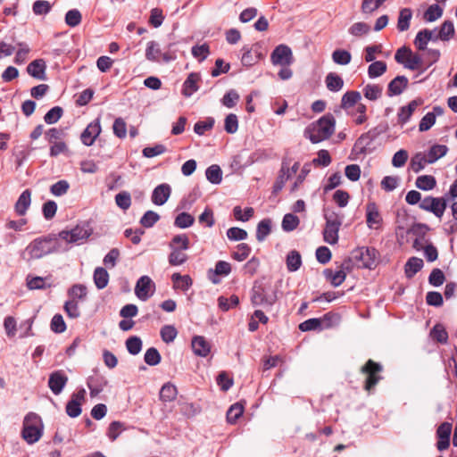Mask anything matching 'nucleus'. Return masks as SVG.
Listing matches in <instances>:
<instances>
[{"instance_id": "nucleus-14", "label": "nucleus", "mask_w": 457, "mask_h": 457, "mask_svg": "<svg viewBox=\"0 0 457 457\" xmlns=\"http://www.w3.org/2000/svg\"><path fill=\"white\" fill-rule=\"evenodd\" d=\"M366 223L370 229H378L383 223L378 207L374 202H370L366 205Z\"/></svg>"}, {"instance_id": "nucleus-4", "label": "nucleus", "mask_w": 457, "mask_h": 457, "mask_svg": "<svg viewBox=\"0 0 457 457\" xmlns=\"http://www.w3.org/2000/svg\"><path fill=\"white\" fill-rule=\"evenodd\" d=\"M324 216L326 220V226L323 231L324 240L330 245H335L338 241V231L342 220L335 212H327Z\"/></svg>"}, {"instance_id": "nucleus-16", "label": "nucleus", "mask_w": 457, "mask_h": 457, "mask_svg": "<svg viewBox=\"0 0 457 457\" xmlns=\"http://www.w3.org/2000/svg\"><path fill=\"white\" fill-rule=\"evenodd\" d=\"M101 133L100 120L96 119L93 122L89 123L85 130L81 134V141L85 145H92L96 137Z\"/></svg>"}, {"instance_id": "nucleus-49", "label": "nucleus", "mask_w": 457, "mask_h": 457, "mask_svg": "<svg viewBox=\"0 0 457 457\" xmlns=\"http://www.w3.org/2000/svg\"><path fill=\"white\" fill-rule=\"evenodd\" d=\"M170 248H179L187 250L189 248V239L187 235L181 234L175 236L169 245Z\"/></svg>"}, {"instance_id": "nucleus-41", "label": "nucleus", "mask_w": 457, "mask_h": 457, "mask_svg": "<svg viewBox=\"0 0 457 457\" xmlns=\"http://www.w3.org/2000/svg\"><path fill=\"white\" fill-rule=\"evenodd\" d=\"M178 391L174 385L167 383L162 386L160 391V398L164 402H171L175 400Z\"/></svg>"}, {"instance_id": "nucleus-33", "label": "nucleus", "mask_w": 457, "mask_h": 457, "mask_svg": "<svg viewBox=\"0 0 457 457\" xmlns=\"http://www.w3.org/2000/svg\"><path fill=\"white\" fill-rule=\"evenodd\" d=\"M324 276L334 287L340 286L346 278V274L343 270L334 272L328 269L324 270Z\"/></svg>"}, {"instance_id": "nucleus-15", "label": "nucleus", "mask_w": 457, "mask_h": 457, "mask_svg": "<svg viewBox=\"0 0 457 457\" xmlns=\"http://www.w3.org/2000/svg\"><path fill=\"white\" fill-rule=\"evenodd\" d=\"M86 390L84 388L73 394L66 405V412L71 418H76L81 413V404L85 400Z\"/></svg>"}, {"instance_id": "nucleus-1", "label": "nucleus", "mask_w": 457, "mask_h": 457, "mask_svg": "<svg viewBox=\"0 0 457 457\" xmlns=\"http://www.w3.org/2000/svg\"><path fill=\"white\" fill-rule=\"evenodd\" d=\"M336 120L332 114H326L312 122L304 130V137L317 144L328 139L335 132Z\"/></svg>"}, {"instance_id": "nucleus-25", "label": "nucleus", "mask_w": 457, "mask_h": 457, "mask_svg": "<svg viewBox=\"0 0 457 457\" xmlns=\"http://www.w3.org/2000/svg\"><path fill=\"white\" fill-rule=\"evenodd\" d=\"M412 12L410 8H403L399 12L397 21V29L401 32L406 31L410 28Z\"/></svg>"}, {"instance_id": "nucleus-57", "label": "nucleus", "mask_w": 457, "mask_h": 457, "mask_svg": "<svg viewBox=\"0 0 457 457\" xmlns=\"http://www.w3.org/2000/svg\"><path fill=\"white\" fill-rule=\"evenodd\" d=\"M62 112L63 111L60 106H54L46 113L44 120L47 124H54L61 119Z\"/></svg>"}, {"instance_id": "nucleus-35", "label": "nucleus", "mask_w": 457, "mask_h": 457, "mask_svg": "<svg viewBox=\"0 0 457 457\" xmlns=\"http://www.w3.org/2000/svg\"><path fill=\"white\" fill-rule=\"evenodd\" d=\"M432 38L430 29H425L418 32L414 39V45L419 50H425L428 43Z\"/></svg>"}, {"instance_id": "nucleus-22", "label": "nucleus", "mask_w": 457, "mask_h": 457, "mask_svg": "<svg viewBox=\"0 0 457 457\" xmlns=\"http://www.w3.org/2000/svg\"><path fill=\"white\" fill-rule=\"evenodd\" d=\"M200 77L196 73H190L183 84L182 93L185 96H191L198 90L197 82Z\"/></svg>"}, {"instance_id": "nucleus-7", "label": "nucleus", "mask_w": 457, "mask_h": 457, "mask_svg": "<svg viewBox=\"0 0 457 457\" xmlns=\"http://www.w3.org/2000/svg\"><path fill=\"white\" fill-rule=\"evenodd\" d=\"M382 366L372 360H369L361 369V372L367 376L364 389L371 391L375 386L381 380L379 373L382 371Z\"/></svg>"}, {"instance_id": "nucleus-3", "label": "nucleus", "mask_w": 457, "mask_h": 457, "mask_svg": "<svg viewBox=\"0 0 457 457\" xmlns=\"http://www.w3.org/2000/svg\"><path fill=\"white\" fill-rule=\"evenodd\" d=\"M276 300L277 296L270 287L262 284H254L251 296V301L253 305L271 307Z\"/></svg>"}, {"instance_id": "nucleus-31", "label": "nucleus", "mask_w": 457, "mask_h": 457, "mask_svg": "<svg viewBox=\"0 0 457 457\" xmlns=\"http://www.w3.org/2000/svg\"><path fill=\"white\" fill-rule=\"evenodd\" d=\"M448 151V148L445 145H433L426 156L429 163L436 162L441 157L445 156Z\"/></svg>"}, {"instance_id": "nucleus-47", "label": "nucleus", "mask_w": 457, "mask_h": 457, "mask_svg": "<svg viewBox=\"0 0 457 457\" xmlns=\"http://www.w3.org/2000/svg\"><path fill=\"white\" fill-rule=\"evenodd\" d=\"M115 203L123 211L128 210L131 205V196L127 191H121L115 195Z\"/></svg>"}, {"instance_id": "nucleus-42", "label": "nucleus", "mask_w": 457, "mask_h": 457, "mask_svg": "<svg viewBox=\"0 0 457 457\" xmlns=\"http://www.w3.org/2000/svg\"><path fill=\"white\" fill-rule=\"evenodd\" d=\"M429 163L426 154L418 153L416 154L411 161V168L415 172L418 173L425 168V165Z\"/></svg>"}, {"instance_id": "nucleus-10", "label": "nucleus", "mask_w": 457, "mask_h": 457, "mask_svg": "<svg viewBox=\"0 0 457 457\" xmlns=\"http://www.w3.org/2000/svg\"><path fill=\"white\" fill-rule=\"evenodd\" d=\"M420 208L441 219L446 209V201L443 197L428 196L420 203Z\"/></svg>"}, {"instance_id": "nucleus-18", "label": "nucleus", "mask_w": 457, "mask_h": 457, "mask_svg": "<svg viewBox=\"0 0 457 457\" xmlns=\"http://www.w3.org/2000/svg\"><path fill=\"white\" fill-rule=\"evenodd\" d=\"M171 188L168 184H161L157 186L152 194V202L156 205L164 204L169 199Z\"/></svg>"}, {"instance_id": "nucleus-50", "label": "nucleus", "mask_w": 457, "mask_h": 457, "mask_svg": "<svg viewBox=\"0 0 457 457\" xmlns=\"http://www.w3.org/2000/svg\"><path fill=\"white\" fill-rule=\"evenodd\" d=\"M300 220L299 218L292 213H287L284 216L282 220V228L285 231H292L297 228Z\"/></svg>"}, {"instance_id": "nucleus-36", "label": "nucleus", "mask_w": 457, "mask_h": 457, "mask_svg": "<svg viewBox=\"0 0 457 457\" xmlns=\"http://www.w3.org/2000/svg\"><path fill=\"white\" fill-rule=\"evenodd\" d=\"M361 98L360 92L358 91H348L346 92L341 100V107L343 109H348L356 104Z\"/></svg>"}, {"instance_id": "nucleus-61", "label": "nucleus", "mask_w": 457, "mask_h": 457, "mask_svg": "<svg viewBox=\"0 0 457 457\" xmlns=\"http://www.w3.org/2000/svg\"><path fill=\"white\" fill-rule=\"evenodd\" d=\"M160 219L158 213L154 211H147L140 220V223L145 228L153 227Z\"/></svg>"}, {"instance_id": "nucleus-2", "label": "nucleus", "mask_w": 457, "mask_h": 457, "mask_svg": "<svg viewBox=\"0 0 457 457\" xmlns=\"http://www.w3.org/2000/svg\"><path fill=\"white\" fill-rule=\"evenodd\" d=\"M41 418L35 412H29L23 420L22 438L29 445L37 442L43 435Z\"/></svg>"}, {"instance_id": "nucleus-19", "label": "nucleus", "mask_w": 457, "mask_h": 457, "mask_svg": "<svg viewBox=\"0 0 457 457\" xmlns=\"http://www.w3.org/2000/svg\"><path fill=\"white\" fill-rule=\"evenodd\" d=\"M46 62L43 59H37L27 66V72L33 78L40 80L46 79Z\"/></svg>"}, {"instance_id": "nucleus-52", "label": "nucleus", "mask_w": 457, "mask_h": 457, "mask_svg": "<svg viewBox=\"0 0 457 457\" xmlns=\"http://www.w3.org/2000/svg\"><path fill=\"white\" fill-rule=\"evenodd\" d=\"M244 407L240 403H235L230 406V408L227 411V420L228 422L233 424L237 419L243 414Z\"/></svg>"}, {"instance_id": "nucleus-43", "label": "nucleus", "mask_w": 457, "mask_h": 457, "mask_svg": "<svg viewBox=\"0 0 457 457\" xmlns=\"http://www.w3.org/2000/svg\"><path fill=\"white\" fill-rule=\"evenodd\" d=\"M431 337L441 343L446 344L448 340V333L445 330V327L442 324H436L430 331Z\"/></svg>"}, {"instance_id": "nucleus-21", "label": "nucleus", "mask_w": 457, "mask_h": 457, "mask_svg": "<svg viewBox=\"0 0 457 457\" xmlns=\"http://www.w3.org/2000/svg\"><path fill=\"white\" fill-rule=\"evenodd\" d=\"M408 86V79L405 76H397L390 81L387 87V95L389 96H398Z\"/></svg>"}, {"instance_id": "nucleus-26", "label": "nucleus", "mask_w": 457, "mask_h": 457, "mask_svg": "<svg viewBox=\"0 0 457 457\" xmlns=\"http://www.w3.org/2000/svg\"><path fill=\"white\" fill-rule=\"evenodd\" d=\"M94 282L98 289H104L109 282V274L107 270L102 267H97L94 271Z\"/></svg>"}, {"instance_id": "nucleus-45", "label": "nucleus", "mask_w": 457, "mask_h": 457, "mask_svg": "<svg viewBox=\"0 0 457 457\" xmlns=\"http://www.w3.org/2000/svg\"><path fill=\"white\" fill-rule=\"evenodd\" d=\"M206 178L212 184H220L222 179V172L218 165H212L206 170Z\"/></svg>"}, {"instance_id": "nucleus-48", "label": "nucleus", "mask_w": 457, "mask_h": 457, "mask_svg": "<svg viewBox=\"0 0 457 457\" xmlns=\"http://www.w3.org/2000/svg\"><path fill=\"white\" fill-rule=\"evenodd\" d=\"M194 217L187 212L179 213L174 221L176 227L180 228H187L194 224Z\"/></svg>"}, {"instance_id": "nucleus-30", "label": "nucleus", "mask_w": 457, "mask_h": 457, "mask_svg": "<svg viewBox=\"0 0 457 457\" xmlns=\"http://www.w3.org/2000/svg\"><path fill=\"white\" fill-rule=\"evenodd\" d=\"M423 267V261L418 257H411L405 264V274L407 278H412Z\"/></svg>"}, {"instance_id": "nucleus-32", "label": "nucleus", "mask_w": 457, "mask_h": 457, "mask_svg": "<svg viewBox=\"0 0 457 457\" xmlns=\"http://www.w3.org/2000/svg\"><path fill=\"white\" fill-rule=\"evenodd\" d=\"M107 381L104 378H89L87 380V386L90 390V396L96 397L102 391L104 386H106Z\"/></svg>"}, {"instance_id": "nucleus-56", "label": "nucleus", "mask_w": 457, "mask_h": 457, "mask_svg": "<svg viewBox=\"0 0 457 457\" xmlns=\"http://www.w3.org/2000/svg\"><path fill=\"white\" fill-rule=\"evenodd\" d=\"M126 347L129 353L136 355L142 349V341L137 337H131L126 341Z\"/></svg>"}, {"instance_id": "nucleus-9", "label": "nucleus", "mask_w": 457, "mask_h": 457, "mask_svg": "<svg viewBox=\"0 0 457 457\" xmlns=\"http://www.w3.org/2000/svg\"><path fill=\"white\" fill-rule=\"evenodd\" d=\"M300 167L299 162H295L292 166H290V162L287 160H284L281 164V169L279 170V174L276 179V182L273 186V192H279L285 186L286 182L296 172L298 171Z\"/></svg>"}, {"instance_id": "nucleus-62", "label": "nucleus", "mask_w": 457, "mask_h": 457, "mask_svg": "<svg viewBox=\"0 0 457 457\" xmlns=\"http://www.w3.org/2000/svg\"><path fill=\"white\" fill-rule=\"evenodd\" d=\"M81 13L77 9L70 10L65 15V22L70 27H76L81 22Z\"/></svg>"}, {"instance_id": "nucleus-23", "label": "nucleus", "mask_w": 457, "mask_h": 457, "mask_svg": "<svg viewBox=\"0 0 457 457\" xmlns=\"http://www.w3.org/2000/svg\"><path fill=\"white\" fill-rule=\"evenodd\" d=\"M357 253L358 254L356 255V258H359L361 261L362 266L368 269H371L375 264V250L361 248L358 250Z\"/></svg>"}, {"instance_id": "nucleus-27", "label": "nucleus", "mask_w": 457, "mask_h": 457, "mask_svg": "<svg viewBox=\"0 0 457 457\" xmlns=\"http://www.w3.org/2000/svg\"><path fill=\"white\" fill-rule=\"evenodd\" d=\"M171 279L174 283V287L187 291L193 284V280L189 275H180L179 273H174L171 276Z\"/></svg>"}, {"instance_id": "nucleus-29", "label": "nucleus", "mask_w": 457, "mask_h": 457, "mask_svg": "<svg viewBox=\"0 0 457 457\" xmlns=\"http://www.w3.org/2000/svg\"><path fill=\"white\" fill-rule=\"evenodd\" d=\"M286 263L289 271L294 272L298 270L302 265V257L299 252L295 250L289 252L287 256Z\"/></svg>"}, {"instance_id": "nucleus-63", "label": "nucleus", "mask_w": 457, "mask_h": 457, "mask_svg": "<svg viewBox=\"0 0 457 457\" xmlns=\"http://www.w3.org/2000/svg\"><path fill=\"white\" fill-rule=\"evenodd\" d=\"M71 300L84 299L87 295V287L84 285H74L68 292Z\"/></svg>"}, {"instance_id": "nucleus-38", "label": "nucleus", "mask_w": 457, "mask_h": 457, "mask_svg": "<svg viewBox=\"0 0 457 457\" xmlns=\"http://www.w3.org/2000/svg\"><path fill=\"white\" fill-rule=\"evenodd\" d=\"M438 30V37L442 41H448L454 36V26L450 21H445Z\"/></svg>"}, {"instance_id": "nucleus-28", "label": "nucleus", "mask_w": 457, "mask_h": 457, "mask_svg": "<svg viewBox=\"0 0 457 457\" xmlns=\"http://www.w3.org/2000/svg\"><path fill=\"white\" fill-rule=\"evenodd\" d=\"M325 82L328 89L333 92L341 90L344 86L343 79L339 75L333 72H330L327 75Z\"/></svg>"}, {"instance_id": "nucleus-13", "label": "nucleus", "mask_w": 457, "mask_h": 457, "mask_svg": "<svg viewBox=\"0 0 457 457\" xmlns=\"http://www.w3.org/2000/svg\"><path fill=\"white\" fill-rule=\"evenodd\" d=\"M145 58L150 62H159L163 61L164 62H169L175 57L169 53H162L157 42L149 41L146 45Z\"/></svg>"}, {"instance_id": "nucleus-37", "label": "nucleus", "mask_w": 457, "mask_h": 457, "mask_svg": "<svg viewBox=\"0 0 457 457\" xmlns=\"http://www.w3.org/2000/svg\"><path fill=\"white\" fill-rule=\"evenodd\" d=\"M415 185L421 190L428 191L436 187V181L433 176L422 175L417 178Z\"/></svg>"}, {"instance_id": "nucleus-59", "label": "nucleus", "mask_w": 457, "mask_h": 457, "mask_svg": "<svg viewBox=\"0 0 457 457\" xmlns=\"http://www.w3.org/2000/svg\"><path fill=\"white\" fill-rule=\"evenodd\" d=\"M145 361L150 366H155L161 361V355L156 348L151 347L145 353Z\"/></svg>"}, {"instance_id": "nucleus-20", "label": "nucleus", "mask_w": 457, "mask_h": 457, "mask_svg": "<svg viewBox=\"0 0 457 457\" xmlns=\"http://www.w3.org/2000/svg\"><path fill=\"white\" fill-rule=\"evenodd\" d=\"M192 349L195 354L205 357L211 351V345L204 337L195 336L192 339Z\"/></svg>"}, {"instance_id": "nucleus-11", "label": "nucleus", "mask_w": 457, "mask_h": 457, "mask_svg": "<svg viewBox=\"0 0 457 457\" xmlns=\"http://www.w3.org/2000/svg\"><path fill=\"white\" fill-rule=\"evenodd\" d=\"M270 61L274 65L289 66L294 61L292 50L287 45H279L271 53Z\"/></svg>"}, {"instance_id": "nucleus-8", "label": "nucleus", "mask_w": 457, "mask_h": 457, "mask_svg": "<svg viewBox=\"0 0 457 457\" xmlns=\"http://www.w3.org/2000/svg\"><path fill=\"white\" fill-rule=\"evenodd\" d=\"M91 231L87 225H78L71 230H62L59 237L69 244H81L90 236Z\"/></svg>"}, {"instance_id": "nucleus-58", "label": "nucleus", "mask_w": 457, "mask_h": 457, "mask_svg": "<svg viewBox=\"0 0 457 457\" xmlns=\"http://www.w3.org/2000/svg\"><path fill=\"white\" fill-rule=\"evenodd\" d=\"M177 335L178 331L174 326L165 325L161 329V337L165 343L173 342Z\"/></svg>"}, {"instance_id": "nucleus-5", "label": "nucleus", "mask_w": 457, "mask_h": 457, "mask_svg": "<svg viewBox=\"0 0 457 457\" xmlns=\"http://www.w3.org/2000/svg\"><path fill=\"white\" fill-rule=\"evenodd\" d=\"M395 59L398 63L403 64L405 68L416 71L422 67V57L411 52L409 47L403 46L399 48L395 54Z\"/></svg>"}, {"instance_id": "nucleus-40", "label": "nucleus", "mask_w": 457, "mask_h": 457, "mask_svg": "<svg viewBox=\"0 0 457 457\" xmlns=\"http://www.w3.org/2000/svg\"><path fill=\"white\" fill-rule=\"evenodd\" d=\"M332 60L338 65H347L351 62L352 55L345 49H337L332 53Z\"/></svg>"}, {"instance_id": "nucleus-34", "label": "nucleus", "mask_w": 457, "mask_h": 457, "mask_svg": "<svg viewBox=\"0 0 457 457\" xmlns=\"http://www.w3.org/2000/svg\"><path fill=\"white\" fill-rule=\"evenodd\" d=\"M171 252L169 255V263L171 266H179L184 264L187 260V253H184L185 250H181L179 248H170Z\"/></svg>"}, {"instance_id": "nucleus-6", "label": "nucleus", "mask_w": 457, "mask_h": 457, "mask_svg": "<svg viewBox=\"0 0 457 457\" xmlns=\"http://www.w3.org/2000/svg\"><path fill=\"white\" fill-rule=\"evenodd\" d=\"M54 252L52 242L49 239L38 237L29 244L25 253L29 259H40Z\"/></svg>"}, {"instance_id": "nucleus-51", "label": "nucleus", "mask_w": 457, "mask_h": 457, "mask_svg": "<svg viewBox=\"0 0 457 457\" xmlns=\"http://www.w3.org/2000/svg\"><path fill=\"white\" fill-rule=\"evenodd\" d=\"M17 46L18 49L14 58V62L16 64H22L25 62L27 56L30 51V48L26 43L23 42L18 43Z\"/></svg>"}, {"instance_id": "nucleus-55", "label": "nucleus", "mask_w": 457, "mask_h": 457, "mask_svg": "<svg viewBox=\"0 0 457 457\" xmlns=\"http://www.w3.org/2000/svg\"><path fill=\"white\" fill-rule=\"evenodd\" d=\"M251 253V248L247 244L241 243L237 246V251L232 253V257L238 261L243 262Z\"/></svg>"}, {"instance_id": "nucleus-39", "label": "nucleus", "mask_w": 457, "mask_h": 457, "mask_svg": "<svg viewBox=\"0 0 457 457\" xmlns=\"http://www.w3.org/2000/svg\"><path fill=\"white\" fill-rule=\"evenodd\" d=\"M386 63L383 61L372 62L368 68V75L370 79L382 76L386 71Z\"/></svg>"}, {"instance_id": "nucleus-60", "label": "nucleus", "mask_w": 457, "mask_h": 457, "mask_svg": "<svg viewBox=\"0 0 457 457\" xmlns=\"http://www.w3.org/2000/svg\"><path fill=\"white\" fill-rule=\"evenodd\" d=\"M123 430H125L123 423L120 421H113L109 425L107 436L112 441H114Z\"/></svg>"}, {"instance_id": "nucleus-54", "label": "nucleus", "mask_w": 457, "mask_h": 457, "mask_svg": "<svg viewBox=\"0 0 457 457\" xmlns=\"http://www.w3.org/2000/svg\"><path fill=\"white\" fill-rule=\"evenodd\" d=\"M253 209L252 207H246L244 211L240 206H235L233 209L234 217L240 221H247L253 215Z\"/></svg>"}, {"instance_id": "nucleus-64", "label": "nucleus", "mask_w": 457, "mask_h": 457, "mask_svg": "<svg viewBox=\"0 0 457 457\" xmlns=\"http://www.w3.org/2000/svg\"><path fill=\"white\" fill-rule=\"evenodd\" d=\"M370 31V26L365 22H356L349 28V33L354 37H361Z\"/></svg>"}, {"instance_id": "nucleus-24", "label": "nucleus", "mask_w": 457, "mask_h": 457, "mask_svg": "<svg viewBox=\"0 0 457 457\" xmlns=\"http://www.w3.org/2000/svg\"><path fill=\"white\" fill-rule=\"evenodd\" d=\"M31 203V193L26 189L19 196L15 204V211L19 215H24Z\"/></svg>"}, {"instance_id": "nucleus-12", "label": "nucleus", "mask_w": 457, "mask_h": 457, "mask_svg": "<svg viewBox=\"0 0 457 457\" xmlns=\"http://www.w3.org/2000/svg\"><path fill=\"white\" fill-rule=\"evenodd\" d=\"M155 291V285L148 276H142L135 287V294L141 301L149 299Z\"/></svg>"}, {"instance_id": "nucleus-46", "label": "nucleus", "mask_w": 457, "mask_h": 457, "mask_svg": "<svg viewBox=\"0 0 457 457\" xmlns=\"http://www.w3.org/2000/svg\"><path fill=\"white\" fill-rule=\"evenodd\" d=\"M443 15V9L438 4L430 5L424 13V20L432 22Z\"/></svg>"}, {"instance_id": "nucleus-53", "label": "nucleus", "mask_w": 457, "mask_h": 457, "mask_svg": "<svg viewBox=\"0 0 457 457\" xmlns=\"http://www.w3.org/2000/svg\"><path fill=\"white\" fill-rule=\"evenodd\" d=\"M270 220H262L259 222L257 226L256 230V238L258 241H263L265 237L270 234Z\"/></svg>"}, {"instance_id": "nucleus-44", "label": "nucleus", "mask_w": 457, "mask_h": 457, "mask_svg": "<svg viewBox=\"0 0 457 457\" xmlns=\"http://www.w3.org/2000/svg\"><path fill=\"white\" fill-rule=\"evenodd\" d=\"M363 95L367 99L375 101L381 96L382 87L375 84H368L363 88Z\"/></svg>"}, {"instance_id": "nucleus-17", "label": "nucleus", "mask_w": 457, "mask_h": 457, "mask_svg": "<svg viewBox=\"0 0 457 457\" xmlns=\"http://www.w3.org/2000/svg\"><path fill=\"white\" fill-rule=\"evenodd\" d=\"M68 381L67 376L62 371L53 372L48 380V386L54 395H59Z\"/></svg>"}]
</instances>
